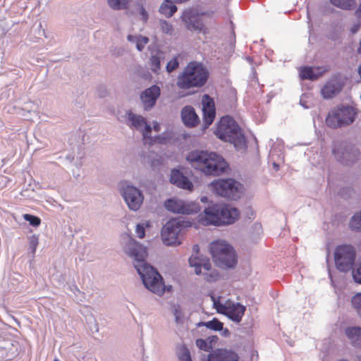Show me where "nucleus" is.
Wrapping results in <instances>:
<instances>
[{"label": "nucleus", "instance_id": "nucleus-12", "mask_svg": "<svg viewBox=\"0 0 361 361\" xmlns=\"http://www.w3.org/2000/svg\"><path fill=\"white\" fill-rule=\"evenodd\" d=\"M189 264L190 267H195V272L197 275L202 274V268L207 271L203 273L207 281L214 282L219 280V274L216 270L211 271V264L208 258L192 255L189 259Z\"/></svg>", "mask_w": 361, "mask_h": 361}, {"label": "nucleus", "instance_id": "nucleus-40", "mask_svg": "<svg viewBox=\"0 0 361 361\" xmlns=\"http://www.w3.org/2000/svg\"><path fill=\"white\" fill-rule=\"evenodd\" d=\"M195 343H196V345L200 350H204L207 352L209 351V350L211 348L210 344L208 342H207L205 340L202 339V338L197 339L195 341Z\"/></svg>", "mask_w": 361, "mask_h": 361}, {"label": "nucleus", "instance_id": "nucleus-29", "mask_svg": "<svg viewBox=\"0 0 361 361\" xmlns=\"http://www.w3.org/2000/svg\"><path fill=\"white\" fill-rule=\"evenodd\" d=\"M334 6L343 10L350 11L355 8V0H329Z\"/></svg>", "mask_w": 361, "mask_h": 361}, {"label": "nucleus", "instance_id": "nucleus-36", "mask_svg": "<svg viewBox=\"0 0 361 361\" xmlns=\"http://www.w3.org/2000/svg\"><path fill=\"white\" fill-rule=\"evenodd\" d=\"M202 106V110L215 109L214 102L208 94H204L203 96Z\"/></svg>", "mask_w": 361, "mask_h": 361}, {"label": "nucleus", "instance_id": "nucleus-53", "mask_svg": "<svg viewBox=\"0 0 361 361\" xmlns=\"http://www.w3.org/2000/svg\"><path fill=\"white\" fill-rule=\"evenodd\" d=\"M357 52H358V54H361V39H360V47L357 49Z\"/></svg>", "mask_w": 361, "mask_h": 361}, {"label": "nucleus", "instance_id": "nucleus-1", "mask_svg": "<svg viewBox=\"0 0 361 361\" xmlns=\"http://www.w3.org/2000/svg\"><path fill=\"white\" fill-rule=\"evenodd\" d=\"M125 252L132 259L135 269L146 288L159 295L164 293V284L158 271L146 262L147 247L130 238L124 247Z\"/></svg>", "mask_w": 361, "mask_h": 361}, {"label": "nucleus", "instance_id": "nucleus-23", "mask_svg": "<svg viewBox=\"0 0 361 361\" xmlns=\"http://www.w3.org/2000/svg\"><path fill=\"white\" fill-rule=\"evenodd\" d=\"M342 89L341 84L336 80L327 82L322 88L321 93L322 97L326 99H331L338 94Z\"/></svg>", "mask_w": 361, "mask_h": 361}, {"label": "nucleus", "instance_id": "nucleus-16", "mask_svg": "<svg viewBox=\"0 0 361 361\" xmlns=\"http://www.w3.org/2000/svg\"><path fill=\"white\" fill-rule=\"evenodd\" d=\"M221 314L235 323L241 322L246 310L245 306L239 302L228 304L227 306H221Z\"/></svg>", "mask_w": 361, "mask_h": 361}, {"label": "nucleus", "instance_id": "nucleus-19", "mask_svg": "<svg viewBox=\"0 0 361 361\" xmlns=\"http://www.w3.org/2000/svg\"><path fill=\"white\" fill-rule=\"evenodd\" d=\"M170 182L182 189L188 190L193 189L192 183L180 170L176 169H173L171 171Z\"/></svg>", "mask_w": 361, "mask_h": 361}, {"label": "nucleus", "instance_id": "nucleus-11", "mask_svg": "<svg viewBox=\"0 0 361 361\" xmlns=\"http://www.w3.org/2000/svg\"><path fill=\"white\" fill-rule=\"evenodd\" d=\"M332 152L338 161L346 166L354 164L360 157V154L356 147L343 143L336 145Z\"/></svg>", "mask_w": 361, "mask_h": 361}, {"label": "nucleus", "instance_id": "nucleus-7", "mask_svg": "<svg viewBox=\"0 0 361 361\" xmlns=\"http://www.w3.org/2000/svg\"><path fill=\"white\" fill-rule=\"evenodd\" d=\"M212 185L218 195L232 200L239 199L243 192V185L233 178L219 179Z\"/></svg>", "mask_w": 361, "mask_h": 361}, {"label": "nucleus", "instance_id": "nucleus-20", "mask_svg": "<svg viewBox=\"0 0 361 361\" xmlns=\"http://www.w3.org/2000/svg\"><path fill=\"white\" fill-rule=\"evenodd\" d=\"M207 361H239V356L233 350L219 349L209 354Z\"/></svg>", "mask_w": 361, "mask_h": 361}, {"label": "nucleus", "instance_id": "nucleus-32", "mask_svg": "<svg viewBox=\"0 0 361 361\" xmlns=\"http://www.w3.org/2000/svg\"><path fill=\"white\" fill-rule=\"evenodd\" d=\"M108 5L114 10H123L128 7L129 0H107Z\"/></svg>", "mask_w": 361, "mask_h": 361}, {"label": "nucleus", "instance_id": "nucleus-42", "mask_svg": "<svg viewBox=\"0 0 361 361\" xmlns=\"http://www.w3.org/2000/svg\"><path fill=\"white\" fill-rule=\"evenodd\" d=\"M135 232L138 238H143L145 235V229L143 224H137Z\"/></svg>", "mask_w": 361, "mask_h": 361}, {"label": "nucleus", "instance_id": "nucleus-9", "mask_svg": "<svg viewBox=\"0 0 361 361\" xmlns=\"http://www.w3.org/2000/svg\"><path fill=\"white\" fill-rule=\"evenodd\" d=\"M183 224L178 219H172L163 226L161 237L165 245L176 246L181 244L180 234L183 228Z\"/></svg>", "mask_w": 361, "mask_h": 361}, {"label": "nucleus", "instance_id": "nucleus-30", "mask_svg": "<svg viewBox=\"0 0 361 361\" xmlns=\"http://www.w3.org/2000/svg\"><path fill=\"white\" fill-rule=\"evenodd\" d=\"M198 326H205L211 330L221 331L223 330L224 324L218 319L214 318L211 321L200 322Z\"/></svg>", "mask_w": 361, "mask_h": 361}, {"label": "nucleus", "instance_id": "nucleus-33", "mask_svg": "<svg viewBox=\"0 0 361 361\" xmlns=\"http://www.w3.org/2000/svg\"><path fill=\"white\" fill-rule=\"evenodd\" d=\"M203 123L204 128H208L214 121L216 116V110H202Z\"/></svg>", "mask_w": 361, "mask_h": 361}, {"label": "nucleus", "instance_id": "nucleus-10", "mask_svg": "<svg viewBox=\"0 0 361 361\" xmlns=\"http://www.w3.org/2000/svg\"><path fill=\"white\" fill-rule=\"evenodd\" d=\"M355 250L352 245H342L336 247L334 259L337 269L342 272L350 271L355 259Z\"/></svg>", "mask_w": 361, "mask_h": 361}, {"label": "nucleus", "instance_id": "nucleus-13", "mask_svg": "<svg viewBox=\"0 0 361 361\" xmlns=\"http://www.w3.org/2000/svg\"><path fill=\"white\" fill-rule=\"evenodd\" d=\"M126 124L129 128L140 131L144 140L151 138L152 128L145 117L136 114L131 111H128L126 112Z\"/></svg>", "mask_w": 361, "mask_h": 361}, {"label": "nucleus", "instance_id": "nucleus-41", "mask_svg": "<svg viewBox=\"0 0 361 361\" xmlns=\"http://www.w3.org/2000/svg\"><path fill=\"white\" fill-rule=\"evenodd\" d=\"M179 66L178 61L177 58H173L171 61H169L166 64V71L168 73H171L175 71Z\"/></svg>", "mask_w": 361, "mask_h": 361}, {"label": "nucleus", "instance_id": "nucleus-18", "mask_svg": "<svg viewBox=\"0 0 361 361\" xmlns=\"http://www.w3.org/2000/svg\"><path fill=\"white\" fill-rule=\"evenodd\" d=\"M182 19L185 22L187 29L190 31H198L200 32L204 29L202 18L192 11H184Z\"/></svg>", "mask_w": 361, "mask_h": 361}, {"label": "nucleus", "instance_id": "nucleus-5", "mask_svg": "<svg viewBox=\"0 0 361 361\" xmlns=\"http://www.w3.org/2000/svg\"><path fill=\"white\" fill-rule=\"evenodd\" d=\"M209 78L207 70L201 63L190 62L177 78L176 85L182 90L203 87Z\"/></svg>", "mask_w": 361, "mask_h": 361}, {"label": "nucleus", "instance_id": "nucleus-46", "mask_svg": "<svg viewBox=\"0 0 361 361\" xmlns=\"http://www.w3.org/2000/svg\"><path fill=\"white\" fill-rule=\"evenodd\" d=\"M197 14L200 15V18L202 16H205L207 18H212L214 14V11H207L201 12Z\"/></svg>", "mask_w": 361, "mask_h": 361}, {"label": "nucleus", "instance_id": "nucleus-3", "mask_svg": "<svg viewBox=\"0 0 361 361\" xmlns=\"http://www.w3.org/2000/svg\"><path fill=\"white\" fill-rule=\"evenodd\" d=\"M239 211L226 204H214L204 209L199 215V221L204 226L231 224L238 217Z\"/></svg>", "mask_w": 361, "mask_h": 361}, {"label": "nucleus", "instance_id": "nucleus-14", "mask_svg": "<svg viewBox=\"0 0 361 361\" xmlns=\"http://www.w3.org/2000/svg\"><path fill=\"white\" fill-rule=\"evenodd\" d=\"M164 207L169 212L181 214H197L200 211L198 203L185 202L177 199L167 200L164 202Z\"/></svg>", "mask_w": 361, "mask_h": 361}, {"label": "nucleus", "instance_id": "nucleus-6", "mask_svg": "<svg viewBox=\"0 0 361 361\" xmlns=\"http://www.w3.org/2000/svg\"><path fill=\"white\" fill-rule=\"evenodd\" d=\"M357 110L350 105L341 104L329 112L326 125L333 129L351 125L355 120Z\"/></svg>", "mask_w": 361, "mask_h": 361}, {"label": "nucleus", "instance_id": "nucleus-51", "mask_svg": "<svg viewBox=\"0 0 361 361\" xmlns=\"http://www.w3.org/2000/svg\"><path fill=\"white\" fill-rule=\"evenodd\" d=\"M229 334H230V332H229L228 329H226L224 330L223 335L224 336H228Z\"/></svg>", "mask_w": 361, "mask_h": 361}, {"label": "nucleus", "instance_id": "nucleus-58", "mask_svg": "<svg viewBox=\"0 0 361 361\" xmlns=\"http://www.w3.org/2000/svg\"><path fill=\"white\" fill-rule=\"evenodd\" d=\"M54 361H60V360H59V359H57V358H55V359L54 360Z\"/></svg>", "mask_w": 361, "mask_h": 361}, {"label": "nucleus", "instance_id": "nucleus-26", "mask_svg": "<svg viewBox=\"0 0 361 361\" xmlns=\"http://www.w3.org/2000/svg\"><path fill=\"white\" fill-rule=\"evenodd\" d=\"M164 59V54L160 50H158L154 54L151 55L149 59V66L154 73H159L161 69V61Z\"/></svg>", "mask_w": 361, "mask_h": 361}, {"label": "nucleus", "instance_id": "nucleus-39", "mask_svg": "<svg viewBox=\"0 0 361 361\" xmlns=\"http://www.w3.org/2000/svg\"><path fill=\"white\" fill-rule=\"evenodd\" d=\"M160 27L161 31L166 34H171L173 31V27L171 23L167 22L165 20H160Z\"/></svg>", "mask_w": 361, "mask_h": 361}, {"label": "nucleus", "instance_id": "nucleus-21", "mask_svg": "<svg viewBox=\"0 0 361 361\" xmlns=\"http://www.w3.org/2000/svg\"><path fill=\"white\" fill-rule=\"evenodd\" d=\"M181 119L187 127H195L199 123V117L192 106H185L181 110Z\"/></svg>", "mask_w": 361, "mask_h": 361}, {"label": "nucleus", "instance_id": "nucleus-34", "mask_svg": "<svg viewBox=\"0 0 361 361\" xmlns=\"http://www.w3.org/2000/svg\"><path fill=\"white\" fill-rule=\"evenodd\" d=\"M177 356L178 361H192L189 349L184 345L180 347Z\"/></svg>", "mask_w": 361, "mask_h": 361}, {"label": "nucleus", "instance_id": "nucleus-49", "mask_svg": "<svg viewBox=\"0 0 361 361\" xmlns=\"http://www.w3.org/2000/svg\"><path fill=\"white\" fill-rule=\"evenodd\" d=\"M153 130L156 132H159L160 130H161V126L159 125V123H157V121L154 122L153 123Z\"/></svg>", "mask_w": 361, "mask_h": 361}, {"label": "nucleus", "instance_id": "nucleus-44", "mask_svg": "<svg viewBox=\"0 0 361 361\" xmlns=\"http://www.w3.org/2000/svg\"><path fill=\"white\" fill-rule=\"evenodd\" d=\"M212 300H213V305H214V308L216 310L217 312L219 313H221V306H227L228 305H224L222 303H221L219 300H216L215 298L214 297H212Z\"/></svg>", "mask_w": 361, "mask_h": 361}, {"label": "nucleus", "instance_id": "nucleus-35", "mask_svg": "<svg viewBox=\"0 0 361 361\" xmlns=\"http://www.w3.org/2000/svg\"><path fill=\"white\" fill-rule=\"evenodd\" d=\"M352 306L361 319V292L356 293L351 299Z\"/></svg>", "mask_w": 361, "mask_h": 361}, {"label": "nucleus", "instance_id": "nucleus-55", "mask_svg": "<svg viewBox=\"0 0 361 361\" xmlns=\"http://www.w3.org/2000/svg\"><path fill=\"white\" fill-rule=\"evenodd\" d=\"M357 361H361V354L357 355Z\"/></svg>", "mask_w": 361, "mask_h": 361}, {"label": "nucleus", "instance_id": "nucleus-45", "mask_svg": "<svg viewBox=\"0 0 361 361\" xmlns=\"http://www.w3.org/2000/svg\"><path fill=\"white\" fill-rule=\"evenodd\" d=\"M140 15L143 22L146 23L148 20V13L143 6H141L140 9Z\"/></svg>", "mask_w": 361, "mask_h": 361}, {"label": "nucleus", "instance_id": "nucleus-4", "mask_svg": "<svg viewBox=\"0 0 361 361\" xmlns=\"http://www.w3.org/2000/svg\"><path fill=\"white\" fill-rule=\"evenodd\" d=\"M216 136L220 140L232 143L237 149L247 147L244 134L236 121L229 116H223L215 130Z\"/></svg>", "mask_w": 361, "mask_h": 361}, {"label": "nucleus", "instance_id": "nucleus-28", "mask_svg": "<svg viewBox=\"0 0 361 361\" xmlns=\"http://www.w3.org/2000/svg\"><path fill=\"white\" fill-rule=\"evenodd\" d=\"M177 11V7L170 0H164L159 8V12L166 18L171 17Z\"/></svg>", "mask_w": 361, "mask_h": 361}, {"label": "nucleus", "instance_id": "nucleus-2", "mask_svg": "<svg viewBox=\"0 0 361 361\" xmlns=\"http://www.w3.org/2000/svg\"><path fill=\"white\" fill-rule=\"evenodd\" d=\"M191 166L207 176H219L228 167L224 159L216 153L195 150L187 156Z\"/></svg>", "mask_w": 361, "mask_h": 361}, {"label": "nucleus", "instance_id": "nucleus-52", "mask_svg": "<svg viewBox=\"0 0 361 361\" xmlns=\"http://www.w3.org/2000/svg\"><path fill=\"white\" fill-rule=\"evenodd\" d=\"M207 200H208V198L206 196H204V197H201V202H207Z\"/></svg>", "mask_w": 361, "mask_h": 361}, {"label": "nucleus", "instance_id": "nucleus-56", "mask_svg": "<svg viewBox=\"0 0 361 361\" xmlns=\"http://www.w3.org/2000/svg\"><path fill=\"white\" fill-rule=\"evenodd\" d=\"M274 166L275 168H277V169H278V167H279L278 164H275V163H274Z\"/></svg>", "mask_w": 361, "mask_h": 361}, {"label": "nucleus", "instance_id": "nucleus-57", "mask_svg": "<svg viewBox=\"0 0 361 361\" xmlns=\"http://www.w3.org/2000/svg\"><path fill=\"white\" fill-rule=\"evenodd\" d=\"M99 96L100 97H104V93H101V94H99Z\"/></svg>", "mask_w": 361, "mask_h": 361}, {"label": "nucleus", "instance_id": "nucleus-22", "mask_svg": "<svg viewBox=\"0 0 361 361\" xmlns=\"http://www.w3.org/2000/svg\"><path fill=\"white\" fill-rule=\"evenodd\" d=\"M326 71V68L323 67L304 66L300 70V77L302 80L314 81L321 77Z\"/></svg>", "mask_w": 361, "mask_h": 361}, {"label": "nucleus", "instance_id": "nucleus-38", "mask_svg": "<svg viewBox=\"0 0 361 361\" xmlns=\"http://www.w3.org/2000/svg\"><path fill=\"white\" fill-rule=\"evenodd\" d=\"M39 243V239L38 237L36 235H33L30 237L29 238V250L30 252L35 255L36 252L37 247Z\"/></svg>", "mask_w": 361, "mask_h": 361}, {"label": "nucleus", "instance_id": "nucleus-54", "mask_svg": "<svg viewBox=\"0 0 361 361\" xmlns=\"http://www.w3.org/2000/svg\"><path fill=\"white\" fill-rule=\"evenodd\" d=\"M358 74L361 78V64L358 67Z\"/></svg>", "mask_w": 361, "mask_h": 361}, {"label": "nucleus", "instance_id": "nucleus-17", "mask_svg": "<svg viewBox=\"0 0 361 361\" xmlns=\"http://www.w3.org/2000/svg\"><path fill=\"white\" fill-rule=\"evenodd\" d=\"M228 250L221 254L218 257H213L215 264L221 269L234 268L237 264V257L235 252L232 246L229 247Z\"/></svg>", "mask_w": 361, "mask_h": 361}, {"label": "nucleus", "instance_id": "nucleus-37", "mask_svg": "<svg viewBox=\"0 0 361 361\" xmlns=\"http://www.w3.org/2000/svg\"><path fill=\"white\" fill-rule=\"evenodd\" d=\"M23 218L25 221H28L31 226L34 227H37L40 225L41 219L38 216L30 214H24Z\"/></svg>", "mask_w": 361, "mask_h": 361}, {"label": "nucleus", "instance_id": "nucleus-31", "mask_svg": "<svg viewBox=\"0 0 361 361\" xmlns=\"http://www.w3.org/2000/svg\"><path fill=\"white\" fill-rule=\"evenodd\" d=\"M349 226L352 231H361V210L355 213L351 217Z\"/></svg>", "mask_w": 361, "mask_h": 361}, {"label": "nucleus", "instance_id": "nucleus-50", "mask_svg": "<svg viewBox=\"0 0 361 361\" xmlns=\"http://www.w3.org/2000/svg\"><path fill=\"white\" fill-rule=\"evenodd\" d=\"M199 245H193V247H192V250L193 252L195 253V254H198L199 253Z\"/></svg>", "mask_w": 361, "mask_h": 361}, {"label": "nucleus", "instance_id": "nucleus-27", "mask_svg": "<svg viewBox=\"0 0 361 361\" xmlns=\"http://www.w3.org/2000/svg\"><path fill=\"white\" fill-rule=\"evenodd\" d=\"M128 42L135 44L136 49L139 51H142L147 44L149 43V39L147 37L141 35H128L127 36Z\"/></svg>", "mask_w": 361, "mask_h": 361}, {"label": "nucleus", "instance_id": "nucleus-25", "mask_svg": "<svg viewBox=\"0 0 361 361\" xmlns=\"http://www.w3.org/2000/svg\"><path fill=\"white\" fill-rule=\"evenodd\" d=\"M231 246V245L228 244L226 241L221 240L211 243L209 245V252L212 258L216 256L219 257L221 254H224L228 251V248Z\"/></svg>", "mask_w": 361, "mask_h": 361}, {"label": "nucleus", "instance_id": "nucleus-15", "mask_svg": "<svg viewBox=\"0 0 361 361\" xmlns=\"http://www.w3.org/2000/svg\"><path fill=\"white\" fill-rule=\"evenodd\" d=\"M161 94L160 87L157 85L145 89L140 94V99L145 111L151 110L156 104L157 100Z\"/></svg>", "mask_w": 361, "mask_h": 361}, {"label": "nucleus", "instance_id": "nucleus-43", "mask_svg": "<svg viewBox=\"0 0 361 361\" xmlns=\"http://www.w3.org/2000/svg\"><path fill=\"white\" fill-rule=\"evenodd\" d=\"M353 278L356 283L361 284V271L360 269L353 270Z\"/></svg>", "mask_w": 361, "mask_h": 361}, {"label": "nucleus", "instance_id": "nucleus-48", "mask_svg": "<svg viewBox=\"0 0 361 361\" xmlns=\"http://www.w3.org/2000/svg\"><path fill=\"white\" fill-rule=\"evenodd\" d=\"M359 29H360V25L359 24H354L353 25V27H351V29H350V32L353 34H355L356 32H358Z\"/></svg>", "mask_w": 361, "mask_h": 361}, {"label": "nucleus", "instance_id": "nucleus-47", "mask_svg": "<svg viewBox=\"0 0 361 361\" xmlns=\"http://www.w3.org/2000/svg\"><path fill=\"white\" fill-rule=\"evenodd\" d=\"M173 314H174L175 318H176V322L177 323L179 322V319H180V315H181L180 310L179 309H178V308L174 309Z\"/></svg>", "mask_w": 361, "mask_h": 361}, {"label": "nucleus", "instance_id": "nucleus-8", "mask_svg": "<svg viewBox=\"0 0 361 361\" xmlns=\"http://www.w3.org/2000/svg\"><path fill=\"white\" fill-rule=\"evenodd\" d=\"M119 191L130 210L136 212L140 209L144 195L139 188L124 180L119 183Z\"/></svg>", "mask_w": 361, "mask_h": 361}, {"label": "nucleus", "instance_id": "nucleus-24", "mask_svg": "<svg viewBox=\"0 0 361 361\" xmlns=\"http://www.w3.org/2000/svg\"><path fill=\"white\" fill-rule=\"evenodd\" d=\"M345 334L347 338L350 341V343L353 346H361V327H348L345 331Z\"/></svg>", "mask_w": 361, "mask_h": 361}]
</instances>
